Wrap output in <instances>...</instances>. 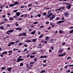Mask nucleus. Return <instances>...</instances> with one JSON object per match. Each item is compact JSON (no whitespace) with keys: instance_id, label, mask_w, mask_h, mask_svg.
Segmentation results:
<instances>
[{"instance_id":"a18cd8bd","label":"nucleus","mask_w":73,"mask_h":73,"mask_svg":"<svg viewBox=\"0 0 73 73\" xmlns=\"http://www.w3.org/2000/svg\"><path fill=\"white\" fill-rule=\"evenodd\" d=\"M46 62V60H43V62L44 63H45Z\"/></svg>"},{"instance_id":"69168bd1","label":"nucleus","mask_w":73,"mask_h":73,"mask_svg":"<svg viewBox=\"0 0 73 73\" xmlns=\"http://www.w3.org/2000/svg\"><path fill=\"white\" fill-rule=\"evenodd\" d=\"M27 16H28V14H26L25 16V17H27Z\"/></svg>"},{"instance_id":"58836bf2","label":"nucleus","mask_w":73,"mask_h":73,"mask_svg":"<svg viewBox=\"0 0 73 73\" xmlns=\"http://www.w3.org/2000/svg\"><path fill=\"white\" fill-rule=\"evenodd\" d=\"M7 27H11V25H7Z\"/></svg>"},{"instance_id":"338daca9","label":"nucleus","mask_w":73,"mask_h":73,"mask_svg":"<svg viewBox=\"0 0 73 73\" xmlns=\"http://www.w3.org/2000/svg\"><path fill=\"white\" fill-rule=\"evenodd\" d=\"M65 42L63 43L62 44V45H65Z\"/></svg>"},{"instance_id":"bb28decb","label":"nucleus","mask_w":73,"mask_h":73,"mask_svg":"<svg viewBox=\"0 0 73 73\" xmlns=\"http://www.w3.org/2000/svg\"><path fill=\"white\" fill-rule=\"evenodd\" d=\"M0 29H1L2 30L3 29H4V27L3 26H2L1 27Z\"/></svg>"},{"instance_id":"473e14b6","label":"nucleus","mask_w":73,"mask_h":73,"mask_svg":"<svg viewBox=\"0 0 73 73\" xmlns=\"http://www.w3.org/2000/svg\"><path fill=\"white\" fill-rule=\"evenodd\" d=\"M15 43V42H11L10 43L11 44V45H12V44H14V43Z\"/></svg>"},{"instance_id":"a211bd4d","label":"nucleus","mask_w":73,"mask_h":73,"mask_svg":"<svg viewBox=\"0 0 73 73\" xmlns=\"http://www.w3.org/2000/svg\"><path fill=\"white\" fill-rule=\"evenodd\" d=\"M36 40H37V39H33V42H36Z\"/></svg>"},{"instance_id":"37998d69","label":"nucleus","mask_w":73,"mask_h":73,"mask_svg":"<svg viewBox=\"0 0 73 73\" xmlns=\"http://www.w3.org/2000/svg\"><path fill=\"white\" fill-rule=\"evenodd\" d=\"M12 51L11 50L9 51V53H12Z\"/></svg>"},{"instance_id":"2f4dec72","label":"nucleus","mask_w":73,"mask_h":73,"mask_svg":"<svg viewBox=\"0 0 73 73\" xmlns=\"http://www.w3.org/2000/svg\"><path fill=\"white\" fill-rule=\"evenodd\" d=\"M19 36H23L22 33H20L19 34Z\"/></svg>"},{"instance_id":"e2e57ef3","label":"nucleus","mask_w":73,"mask_h":73,"mask_svg":"<svg viewBox=\"0 0 73 73\" xmlns=\"http://www.w3.org/2000/svg\"><path fill=\"white\" fill-rule=\"evenodd\" d=\"M51 29V27H49L48 29Z\"/></svg>"},{"instance_id":"1a4fd4ad","label":"nucleus","mask_w":73,"mask_h":73,"mask_svg":"<svg viewBox=\"0 0 73 73\" xmlns=\"http://www.w3.org/2000/svg\"><path fill=\"white\" fill-rule=\"evenodd\" d=\"M36 30H34L32 33H31V35H34L36 33Z\"/></svg>"},{"instance_id":"f3484780","label":"nucleus","mask_w":73,"mask_h":73,"mask_svg":"<svg viewBox=\"0 0 73 73\" xmlns=\"http://www.w3.org/2000/svg\"><path fill=\"white\" fill-rule=\"evenodd\" d=\"M22 36H26V33H22Z\"/></svg>"},{"instance_id":"0eeeda50","label":"nucleus","mask_w":73,"mask_h":73,"mask_svg":"<svg viewBox=\"0 0 73 73\" xmlns=\"http://www.w3.org/2000/svg\"><path fill=\"white\" fill-rule=\"evenodd\" d=\"M9 32L10 33H12V32H14V31H15V30H14L13 29H11V30H9Z\"/></svg>"},{"instance_id":"f8f14e48","label":"nucleus","mask_w":73,"mask_h":73,"mask_svg":"<svg viewBox=\"0 0 73 73\" xmlns=\"http://www.w3.org/2000/svg\"><path fill=\"white\" fill-rule=\"evenodd\" d=\"M64 21H65L64 20V21H59V24H61V23H63V22H64Z\"/></svg>"},{"instance_id":"3c124183","label":"nucleus","mask_w":73,"mask_h":73,"mask_svg":"<svg viewBox=\"0 0 73 73\" xmlns=\"http://www.w3.org/2000/svg\"><path fill=\"white\" fill-rule=\"evenodd\" d=\"M60 19V17H58L56 18V19L57 20H59V19Z\"/></svg>"},{"instance_id":"412c9836","label":"nucleus","mask_w":73,"mask_h":73,"mask_svg":"<svg viewBox=\"0 0 73 73\" xmlns=\"http://www.w3.org/2000/svg\"><path fill=\"white\" fill-rule=\"evenodd\" d=\"M7 52H3L2 54H7Z\"/></svg>"},{"instance_id":"ea45409f","label":"nucleus","mask_w":73,"mask_h":73,"mask_svg":"<svg viewBox=\"0 0 73 73\" xmlns=\"http://www.w3.org/2000/svg\"><path fill=\"white\" fill-rule=\"evenodd\" d=\"M27 48H25L24 49V52H26V51H27Z\"/></svg>"},{"instance_id":"4c0bfd02","label":"nucleus","mask_w":73,"mask_h":73,"mask_svg":"<svg viewBox=\"0 0 73 73\" xmlns=\"http://www.w3.org/2000/svg\"><path fill=\"white\" fill-rule=\"evenodd\" d=\"M34 24H38V22H35L34 23Z\"/></svg>"},{"instance_id":"de8ad7c7","label":"nucleus","mask_w":73,"mask_h":73,"mask_svg":"<svg viewBox=\"0 0 73 73\" xmlns=\"http://www.w3.org/2000/svg\"><path fill=\"white\" fill-rule=\"evenodd\" d=\"M40 58H44V56H42L40 57Z\"/></svg>"},{"instance_id":"a19ab883","label":"nucleus","mask_w":73,"mask_h":73,"mask_svg":"<svg viewBox=\"0 0 73 73\" xmlns=\"http://www.w3.org/2000/svg\"><path fill=\"white\" fill-rule=\"evenodd\" d=\"M70 58H71V57H70V56H69L67 58V60H69V59H70Z\"/></svg>"},{"instance_id":"4be33fe9","label":"nucleus","mask_w":73,"mask_h":73,"mask_svg":"<svg viewBox=\"0 0 73 73\" xmlns=\"http://www.w3.org/2000/svg\"><path fill=\"white\" fill-rule=\"evenodd\" d=\"M45 72V70H42V71L40 72V73H44V72Z\"/></svg>"},{"instance_id":"aec40b11","label":"nucleus","mask_w":73,"mask_h":73,"mask_svg":"<svg viewBox=\"0 0 73 73\" xmlns=\"http://www.w3.org/2000/svg\"><path fill=\"white\" fill-rule=\"evenodd\" d=\"M35 62H31L30 64H35Z\"/></svg>"},{"instance_id":"09e8293b","label":"nucleus","mask_w":73,"mask_h":73,"mask_svg":"<svg viewBox=\"0 0 73 73\" xmlns=\"http://www.w3.org/2000/svg\"><path fill=\"white\" fill-rule=\"evenodd\" d=\"M38 16L39 17H41V15L40 14H38Z\"/></svg>"},{"instance_id":"49530a36","label":"nucleus","mask_w":73,"mask_h":73,"mask_svg":"<svg viewBox=\"0 0 73 73\" xmlns=\"http://www.w3.org/2000/svg\"><path fill=\"white\" fill-rule=\"evenodd\" d=\"M61 7H60L59 9H58L57 10L58 11H60L61 10Z\"/></svg>"},{"instance_id":"c85d7f7f","label":"nucleus","mask_w":73,"mask_h":73,"mask_svg":"<svg viewBox=\"0 0 73 73\" xmlns=\"http://www.w3.org/2000/svg\"><path fill=\"white\" fill-rule=\"evenodd\" d=\"M20 66H23V63H21L20 64Z\"/></svg>"},{"instance_id":"9d476101","label":"nucleus","mask_w":73,"mask_h":73,"mask_svg":"<svg viewBox=\"0 0 73 73\" xmlns=\"http://www.w3.org/2000/svg\"><path fill=\"white\" fill-rule=\"evenodd\" d=\"M67 7L68 8V9H69L70 8V5H69L67 6Z\"/></svg>"},{"instance_id":"c756f323","label":"nucleus","mask_w":73,"mask_h":73,"mask_svg":"<svg viewBox=\"0 0 73 73\" xmlns=\"http://www.w3.org/2000/svg\"><path fill=\"white\" fill-rule=\"evenodd\" d=\"M59 33H60V34H61V33H62V31H59Z\"/></svg>"},{"instance_id":"39448f33","label":"nucleus","mask_w":73,"mask_h":73,"mask_svg":"<svg viewBox=\"0 0 73 73\" xmlns=\"http://www.w3.org/2000/svg\"><path fill=\"white\" fill-rule=\"evenodd\" d=\"M66 54V53H64V54H62L60 55H58V57H62V56H65Z\"/></svg>"},{"instance_id":"dca6fc26","label":"nucleus","mask_w":73,"mask_h":73,"mask_svg":"<svg viewBox=\"0 0 73 73\" xmlns=\"http://www.w3.org/2000/svg\"><path fill=\"white\" fill-rule=\"evenodd\" d=\"M34 61H35V62H36V61H37V58H35L34 59Z\"/></svg>"},{"instance_id":"5701e85b","label":"nucleus","mask_w":73,"mask_h":73,"mask_svg":"<svg viewBox=\"0 0 73 73\" xmlns=\"http://www.w3.org/2000/svg\"><path fill=\"white\" fill-rule=\"evenodd\" d=\"M14 4H19V3L16 2H15L14 3Z\"/></svg>"},{"instance_id":"13d9d810","label":"nucleus","mask_w":73,"mask_h":73,"mask_svg":"<svg viewBox=\"0 0 73 73\" xmlns=\"http://www.w3.org/2000/svg\"><path fill=\"white\" fill-rule=\"evenodd\" d=\"M52 15H53V14L52 13H51V14H50L49 15V16H52Z\"/></svg>"},{"instance_id":"7ed1b4c3","label":"nucleus","mask_w":73,"mask_h":73,"mask_svg":"<svg viewBox=\"0 0 73 73\" xmlns=\"http://www.w3.org/2000/svg\"><path fill=\"white\" fill-rule=\"evenodd\" d=\"M38 48H41L42 47V45L41 44H38Z\"/></svg>"},{"instance_id":"72a5a7b5","label":"nucleus","mask_w":73,"mask_h":73,"mask_svg":"<svg viewBox=\"0 0 73 73\" xmlns=\"http://www.w3.org/2000/svg\"><path fill=\"white\" fill-rule=\"evenodd\" d=\"M8 46H11V43H10L8 45Z\"/></svg>"},{"instance_id":"6e6d98bb","label":"nucleus","mask_w":73,"mask_h":73,"mask_svg":"<svg viewBox=\"0 0 73 73\" xmlns=\"http://www.w3.org/2000/svg\"><path fill=\"white\" fill-rule=\"evenodd\" d=\"M53 23H50V25H53Z\"/></svg>"},{"instance_id":"052dcab7","label":"nucleus","mask_w":73,"mask_h":73,"mask_svg":"<svg viewBox=\"0 0 73 73\" xmlns=\"http://www.w3.org/2000/svg\"><path fill=\"white\" fill-rule=\"evenodd\" d=\"M30 58H33V56L32 55H31L30 56Z\"/></svg>"},{"instance_id":"0e129e2a","label":"nucleus","mask_w":73,"mask_h":73,"mask_svg":"<svg viewBox=\"0 0 73 73\" xmlns=\"http://www.w3.org/2000/svg\"><path fill=\"white\" fill-rule=\"evenodd\" d=\"M52 49V50H54V48H53V47H52L51 48Z\"/></svg>"},{"instance_id":"4d7b16f0","label":"nucleus","mask_w":73,"mask_h":73,"mask_svg":"<svg viewBox=\"0 0 73 73\" xmlns=\"http://www.w3.org/2000/svg\"><path fill=\"white\" fill-rule=\"evenodd\" d=\"M31 5H32L31 4H29V5H28V7H30V6H31Z\"/></svg>"},{"instance_id":"e433bc0d","label":"nucleus","mask_w":73,"mask_h":73,"mask_svg":"<svg viewBox=\"0 0 73 73\" xmlns=\"http://www.w3.org/2000/svg\"><path fill=\"white\" fill-rule=\"evenodd\" d=\"M62 9H65V7L63 6L62 7Z\"/></svg>"},{"instance_id":"7c9ffc66","label":"nucleus","mask_w":73,"mask_h":73,"mask_svg":"<svg viewBox=\"0 0 73 73\" xmlns=\"http://www.w3.org/2000/svg\"><path fill=\"white\" fill-rule=\"evenodd\" d=\"M44 26H42L40 27L39 28H44Z\"/></svg>"},{"instance_id":"8fccbe9b","label":"nucleus","mask_w":73,"mask_h":73,"mask_svg":"<svg viewBox=\"0 0 73 73\" xmlns=\"http://www.w3.org/2000/svg\"><path fill=\"white\" fill-rule=\"evenodd\" d=\"M7 15H11V14L9 13H7Z\"/></svg>"},{"instance_id":"f03ea898","label":"nucleus","mask_w":73,"mask_h":73,"mask_svg":"<svg viewBox=\"0 0 73 73\" xmlns=\"http://www.w3.org/2000/svg\"><path fill=\"white\" fill-rule=\"evenodd\" d=\"M64 15L66 16L67 17H68V16H69V12H66L64 13Z\"/></svg>"},{"instance_id":"f704fd0d","label":"nucleus","mask_w":73,"mask_h":73,"mask_svg":"<svg viewBox=\"0 0 73 73\" xmlns=\"http://www.w3.org/2000/svg\"><path fill=\"white\" fill-rule=\"evenodd\" d=\"M47 57H48L47 56H45L44 55L43 56L44 58H46Z\"/></svg>"},{"instance_id":"4468645a","label":"nucleus","mask_w":73,"mask_h":73,"mask_svg":"<svg viewBox=\"0 0 73 73\" xmlns=\"http://www.w3.org/2000/svg\"><path fill=\"white\" fill-rule=\"evenodd\" d=\"M20 15V13H18L16 14V15L17 16H19V15Z\"/></svg>"},{"instance_id":"c03bdc74","label":"nucleus","mask_w":73,"mask_h":73,"mask_svg":"<svg viewBox=\"0 0 73 73\" xmlns=\"http://www.w3.org/2000/svg\"><path fill=\"white\" fill-rule=\"evenodd\" d=\"M24 46H25V47H27L28 46V45L25 44H24Z\"/></svg>"},{"instance_id":"5fc2aeb1","label":"nucleus","mask_w":73,"mask_h":73,"mask_svg":"<svg viewBox=\"0 0 73 73\" xmlns=\"http://www.w3.org/2000/svg\"><path fill=\"white\" fill-rule=\"evenodd\" d=\"M36 53H37V52H34L32 54H36Z\"/></svg>"},{"instance_id":"774afa93","label":"nucleus","mask_w":73,"mask_h":73,"mask_svg":"<svg viewBox=\"0 0 73 73\" xmlns=\"http://www.w3.org/2000/svg\"><path fill=\"white\" fill-rule=\"evenodd\" d=\"M68 50H70V48L68 47L67 48Z\"/></svg>"},{"instance_id":"680f3d73","label":"nucleus","mask_w":73,"mask_h":73,"mask_svg":"<svg viewBox=\"0 0 73 73\" xmlns=\"http://www.w3.org/2000/svg\"><path fill=\"white\" fill-rule=\"evenodd\" d=\"M17 10H14L13 11V12H17Z\"/></svg>"},{"instance_id":"bf43d9fd","label":"nucleus","mask_w":73,"mask_h":73,"mask_svg":"<svg viewBox=\"0 0 73 73\" xmlns=\"http://www.w3.org/2000/svg\"><path fill=\"white\" fill-rule=\"evenodd\" d=\"M4 20L5 21H7V19H4Z\"/></svg>"},{"instance_id":"cd10ccee","label":"nucleus","mask_w":73,"mask_h":73,"mask_svg":"<svg viewBox=\"0 0 73 73\" xmlns=\"http://www.w3.org/2000/svg\"><path fill=\"white\" fill-rule=\"evenodd\" d=\"M73 29L70 32V33H73Z\"/></svg>"},{"instance_id":"ddd939ff","label":"nucleus","mask_w":73,"mask_h":73,"mask_svg":"<svg viewBox=\"0 0 73 73\" xmlns=\"http://www.w3.org/2000/svg\"><path fill=\"white\" fill-rule=\"evenodd\" d=\"M26 42H32V41L31 40H26L25 41Z\"/></svg>"},{"instance_id":"79ce46f5","label":"nucleus","mask_w":73,"mask_h":73,"mask_svg":"<svg viewBox=\"0 0 73 73\" xmlns=\"http://www.w3.org/2000/svg\"><path fill=\"white\" fill-rule=\"evenodd\" d=\"M18 45H23V44L21 43H20Z\"/></svg>"},{"instance_id":"603ef678","label":"nucleus","mask_w":73,"mask_h":73,"mask_svg":"<svg viewBox=\"0 0 73 73\" xmlns=\"http://www.w3.org/2000/svg\"><path fill=\"white\" fill-rule=\"evenodd\" d=\"M5 69V67H2V69L3 70V69Z\"/></svg>"},{"instance_id":"9b49d317","label":"nucleus","mask_w":73,"mask_h":73,"mask_svg":"<svg viewBox=\"0 0 73 73\" xmlns=\"http://www.w3.org/2000/svg\"><path fill=\"white\" fill-rule=\"evenodd\" d=\"M7 70L9 72H11V70H12V68L11 67H10V68H8Z\"/></svg>"},{"instance_id":"423d86ee","label":"nucleus","mask_w":73,"mask_h":73,"mask_svg":"<svg viewBox=\"0 0 73 73\" xmlns=\"http://www.w3.org/2000/svg\"><path fill=\"white\" fill-rule=\"evenodd\" d=\"M62 49H59L58 50V52L59 53H60V54H61V53H62Z\"/></svg>"},{"instance_id":"b1692460","label":"nucleus","mask_w":73,"mask_h":73,"mask_svg":"<svg viewBox=\"0 0 73 73\" xmlns=\"http://www.w3.org/2000/svg\"><path fill=\"white\" fill-rule=\"evenodd\" d=\"M9 20H13V17L10 18H9Z\"/></svg>"},{"instance_id":"20e7f679","label":"nucleus","mask_w":73,"mask_h":73,"mask_svg":"<svg viewBox=\"0 0 73 73\" xmlns=\"http://www.w3.org/2000/svg\"><path fill=\"white\" fill-rule=\"evenodd\" d=\"M54 16L52 15L50 18V20H53L54 19Z\"/></svg>"},{"instance_id":"a878e982","label":"nucleus","mask_w":73,"mask_h":73,"mask_svg":"<svg viewBox=\"0 0 73 73\" xmlns=\"http://www.w3.org/2000/svg\"><path fill=\"white\" fill-rule=\"evenodd\" d=\"M45 39H46V40H49V37L48 36H47L45 38Z\"/></svg>"},{"instance_id":"6ab92c4d","label":"nucleus","mask_w":73,"mask_h":73,"mask_svg":"<svg viewBox=\"0 0 73 73\" xmlns=\"http://www.w3.org/2000/svg\"><path fill=\"white\" fill-rule=\"evenodd\" d=\"M66 72H67V73H69V72H70V70H66Z\"/></svg>"},{"instance_id":"f257e3e1","label":"nucleus","mask_w":73,"mask_h":73,"mask_svg":"<svg viewBox=\"0 0 73 73\" xmlns=\"http://www.w3.org/2000/svg\"><path fill=\"white\" fill-rule=\"evenodd\" d=\"M21 57H22V56H20L17 59V62H20V61H21L24 60V59H20Z\"/></svg>"},{"instance_id":"864d4df0","label":"nucleus","mask_w":73,"mask_h":73,"mask_svg":"<svg viewBox=\"0 0 73 73\" xmlns=\"http://www.w3.org/2000/svg\"><path fill=\"white\" fill-rule=\"evenodd\" d=\"M31 8H29V10H28L29 11H31Z\"/></svg>"},{"instance_id":"6e6552de","label":"nucleus","mask_w":73,"mask_h":73,"mask_svg":"<svg viewBox=\"0 0 73 73\" xmlns=\"http://www.w3.org/2000/svg\"><path fill=\"white\" fill-rule=\"evenodd\" d=\"M16 30H19V31H21L22 30V29L20 27H19L16 29Z\"/></svg>"},{"instance_id":"2eb2a0df","label":"nucleus","mask_w":73,"mask_h":73,"mask_svg":"<svg viewBox=\"0 0 73 73\" xmlns=\"http://www.w3.org/2000/svg\"><path fill=\"white\" fill-rule=\"evenodd\" d=\"M15 5L14 4H13V5H9V7H13V6H15Z\"/></svg>"},{"instance_id":"c9c22d12","label":"nucleus","mask_w":73,"mask_h":73,"mask_svg":"<svg viewBox=\"0 0 73 73\" xmlns=\"http://www.w3.org/2000/svg\"><path fill=\"white\" fill-rule=\"evenodd\" d=\"M46 13H44L42 15H46Z\"/></svg>"},{"instance_id":"393cba45","label":"nucleus","mask_w":73,"mask_h":73,"mask_svg":"<svg viewBox=\"0 0 73 73\" xmlns=\"http://www.w3.org/2000/svg\"><path fill=\"white\" fill-rule=\"evenodd\" d=\"M6 32L7 33V35H10V33H9V30Z\"/></svg>"}]
</instances>
